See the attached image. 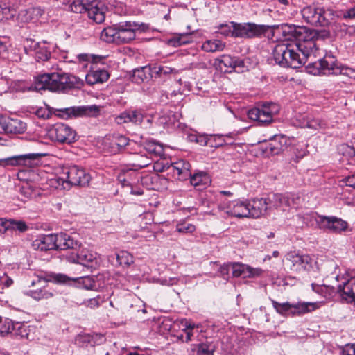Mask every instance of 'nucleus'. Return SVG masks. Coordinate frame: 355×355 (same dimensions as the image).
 Returning a JSON list of instances; mask_svg holds the SVG:
<instances>
[{
	"label": "nucleus",
	"mask_w": 355,
	"mask_h": 355,
	"mask_svg": "<svg viewBox=\"0 0 355 355\" xmlns=\"http://www.w3.org/2000/svg\"><path fill=\"white\" fill-rule=\"evenodd\" d=\"M280 31L287 42L275 46L272 55L275 62L283 67H302L318 50L315 40L318 33L304 26L288 24H282Z\"/></svg>",
	"instance_id": "f257e3e1"
},
{
	"label": "nucleus",
	"mask_w": 355,
	"mask_h": 355,
	"mask_svg": "<svg viewBox=\"0 0 355 355\" xmlns=\"http://www.w3.org/2000/svg\"><path fill=\"white\" fill-rule=\"evenodd\" d=\"M82 85L79 78L62 71L40 74L35 78L29 90L66 92Z\"/></svg>",
	"instance_id": "f03ea898"
},
{
	"label": "nucleus",
	"mask_w": 355,
	"mask_h": 355,
	"mask_svg": "<svg viewBox=\"0 0 355 355\" xmlns=\"http://www.w3.org/2000/svg\"><path fill=\"white\" fill-rule=\"evenodd\" d=\"M69 8L73 12H87L88 17L96 24H101L105 21L107 8L102 2L96 0L92 1L74 0Z\"/></svg>",
	"instance_id": "7ed1b4c3"
},
{
	"label": "nucleus",
	"mask_w": 355,
	"mask_h": 355,
	"mask_svg": "<svg viewBox=\"0 0 355 355\" xmlns=\"http://www.w3.org/2000/svg\"><path fill=\"white\" fill-rule=\"evenodd\" d=\"M231 24L234 27L233 34L235 38H261L272 28L279 29V26L257 24L253 22L238 23L231 21Z\"/></svg>",
	"instance_id": "20e7f679"
},
{
	"label": "nucleus",
	"mask_w": 355,
	"mask_h": 355,
	"mask_svg": "<svg viewBox=\"0 0 355 355\" xmlns=\"http://www.w3.org/2000/svg\"><path fill=\"white\" fill-rule=\"evenodd\" d=\"M90 180V175L83 168L76 165L64 168L62 176L55 179L58 186H62L64 189H65L64 183L71 186L85 187L89 184Z\"/></svg>",
	"instance_id": "39448f33"
},
{
	"label": "nucleus",
	"mask_w": 355,
	"mask_h": 355,
	"mask_svg": "<svg viewBox=\"0 0 355 355\" xmlns=\"http://www.w3.org/2000/svg\"><path fill=\"white\" fill-rule=\"evenodd\" d=\"M279 105L272 102L259 104L248 112L250 119L257 121L261 125H266L273 121V116L279 112Z\"/></svg>",
	"instance_id": "423d86ee"
},
{
	"label": "nucleus",
	"mask_w": 355,
	"mask_h": 355,
	"mask_svg": "<svg viewBox=\"0 0 355 355\" xmlns=\"http://www.w3.org/2000/svg\"><path fill=\"white\" fill-rule=\"evenodd\" d=\"M102 107L92 105L83 106H73L56 109L53 107V114L63 119L77 117H98L101 114Z\"/></svg>",
	"instance_id": "0eeeda50"
},
{
	"label": "nucleus",
	"mask_w": 355,
	"mask_h": 355,
	"mask_svg": "<svg viewBox=\"0 0 355 355\" xmlns=\"http://www.w3.org/2000/svg\"><path fill=\"white\" fill-rule=\"evenodd\" d=\"M303 19L311 25L315 26H327L329 24L331 10L314 5L304 7L302 10Z\"/></svg>",
	"instance_id": "6e6552de"
},
{
	"label": "nucleus",
	"mask_w": 355,
	"mask_h": 355,
	"mask_svg": "<svg viewBox=\"0 0 355 355\" xmlns=\"http://www.w3.org/2000/svg\"><path fill=\"white\" fill-rule=\"evenodd\" d=\"M24 48L26 53L35 57L37 62H45L51 58V45L46 41L35 42L32 39H26Z\"/></svg>",
	"instance_id": "1a4fd4ad"
},
{
	"label": "nucleus",
	"mask_w": 355,
	"mask_h": 355,
	"mask_svg": "<svg viewBox=\"0 0 355 355\" xmlns=\"http://www.w3.org/2000/svg\"><path fill=\"white\" fill-rule=\"evenodd\" d=\"M50 272L45 273L44 275L37 276L36 279H34L31 283V286H39V288L29 290L25 293V294L33 299L40 301L43 300H48L53 297L55 295V291L49 288L47 285V282H51L46 280L44 277ZM54 282L53 281H51Z\"/></svg>",
	"instance_id": "9d476101"
},
{
	"label": "nucleus",
	"mask_w": 355,
	"mask_h": 355,
	"mask_svg": "<svg viewBox=\"0 0 355 355\" xmlns=\"http://www.w3.org/2000/svg\"><path fill=\"white\" fill-rule=\"evenodd\" d=\"M46 280L53 281L56 284H69L74 282L79 286L87 290H94V276H85L78 278H71L62 273L50 272L44 277Z\"/></svg>",
	"instance_id": "9b49d317"
},
{
	"label": "nucleus",
	"mask_w": 355,
	"mask_h": 355,
	"mask_svg": "<svg viewBox=\"0 0 355 355\" xmlns=\"http://www.w3.org/2000/svg\"><path fill=\"white\" fill-rule=\"evenodd\" d=\"M286 261L290 269L295 272L309 271L313 268L316 262L313 257L309 254H300L295 252H290L286 255Z\"/></svg>",
	"instance_id": "f8f14e48"
},
{
	"label": "nucleus",
	"mask_w": 355,
	"mask_h": 355,
	"mask_svg": "<svg viewBox=\"0 0 355 355\" xmlns=\"http://www.w3.org/2000/svg\"><path fill=\"white\" fill-rule=\"evenodd\" d=\"M336 58L331 53H327L322 58L310 62L306 67L308 73L313 75H330L336 66Z\"/></svg>",
	"instance_id": "ddd939ff"
},
{
	"label": "nucleus",
	"mask_w": 355,
	"mask_h": 355,
	"mask_svg": "<svg viewBox=\"0 0 355 355\" xmlns=\"http://www.w3.org/2000/svg\"><path fill=\"white\" fill-rule=\"evenodd\" d=\"M51 138L60 144H71L76 141V132L69 125L59 123L50 129Z\"/></svg>",
	"instance_id": "4468645a"
},
{
	"label": "nucleus",
	"mask_w": 355,
	"mask_h": 355,
	"mask_svg": "<svg viewBox=\"0 0 355 355\" xmlns=\"http://www.w3.org/2000/svg\"><path fill=\"white\" fill-rule=\"evenodd\" d=\"M159 167V164L157 163L156 166H155L156 170L159 171L170 170L173 173V176L176 177L180 180H186L189 179L191 173L190 171V164L183 159H180L177 162H172L170 164V165H168L167 163L166 164L162 166L161 168Z\"/></svg>",
	"instance_id": "2eb2a0df"
},
{
	"label": "nucleus",
	"mask_w": 355,
	"mask_h": 355,
	"mask_svg": "<svg viewBox=\"0 0 355 355\" xmlns=\"http://www.w3.org/2000/svg\"><path fill=\"white\" fill-rule=\"evenodd\" d=\"M219 209L227 214L236 218H248L250 213L248 200L224 202L219 205Z\"/></svg>",
	"instance_id": "dca6fc26"
},
{
	"label": "nucleus",
	"mask_w": 355,
	"mask_h": 355,
	"mask_svg": "<svg viewBox=\"0 0 355 355\" xmlns=\"http://www.w3.org/2000/svg\"><path fill=\"white\" fill-rule=\"evenodd\" d=\"M291 139L284 135H275L266 143L263 151L267 155H279L284 151L290 145Z\"/></svg>",
	"instance_id": "f3484780"
},
{
	"label": "nucleus",
	"mask_w": 355,
	"mask_h": 355,
	"mask_svg": "<svg viewBox=\"0 0 355 355\" xmlns=\"http://www.w3.org/2000/svg\"><path fill=\"white\" fill-rule=\"evenodd\" d=\"M42 156L43 154L41 153H28L0 159V166L3 167L7 166H24L31 167L33 162Z\"/></svg>",
	"instance_id": "a211bd4d"
},
{
	"label": "nucleus",
	"mask_w": 355,
	"mask_h": 355,
	"mask_svg": "<svg viewBox=\"0 0 355 355\" xmlns=\"http://www.w3.org/2000/svg\"><path fill=\"white\" fill-rule=\"evenodd\" d=\"M316 222L320 228L328 229L336 233L345 231L347 228V222L336 216H318Z\"/></svg>",
	"instance_id": "6ab92c4d"
},
{
	"label": "nucleus",
	"mask_w": 355,
	"mask_h": 355,
	"mask_svg": "<svg viewBox=\"0 0 355 355\" xmlns=\"http://www.w3.org/2000/svg\"><path fill=\"white\" fill-rule=\"evenodd\" d=\"M268 198H261L248 200L250 214L249 217L259 218L270 209Z\"/></svg>",
	"instance_id": "aec40b11"
},
{
	"label": "nucleus",
	"mask_w": 355,
	"mask_h": 355,
	"mask_svg": "<svg viewBox=\"0 0 355 355\" xmlns=\"http://www.w3.org/2000/svg\"><path fill=\"white\" fill-rule=\"evenodd\" d=\"M261 273V270L259 268H254L239 262H232V275L234 277L251 278L258 277Z\"/></svg>",
	"instance_id": "412c9836"
},
{
	"label": "nucleus",
	"mask_w": 355,
	"mask_h": 355,
	"mask_svg": "<svg viewBox=\"0 0 355 355\" xmlns=\"http://www.w3.org/2000/svg\"><path fill=\"white\" fill-rule=\"evenodd\" d=\"M144 117V113L141 110L129 109L117 116L116 122L118 124L132 123L135 125H140Z\"/></svg>",
	"instance_id": "4be33fe9"
},
{
	"label": "nucleus",
	"mask_w": 355,
	"mask_h": 355,
	"mask_svg": "<svg viewBox=\"0 0 355 355\" xmlns=\"http://www.w3.org/2000/svg\"><path fill=\"white\" fill-rule=\"evenodd\" d=\"M270 209H281L285 211L287 207L294 204V198L291 194L275 193L268 198Z\"/></svg>",
	"instance_id": "5701e85b"
},
{
	"label": "nucleus",
	"mask_w": 355,
	"mask_h": 355,
	"mask_svg": "<svg viewBox=\"0 0 355 355\" xmlns=\"http://www.w3.org/2000/svg\"><path fill=\"white\" fill-rule=\"evenodd\" d=\"M137 27V25L130 21L119 24L117 43H128L134 40Z\"/></svg>",
	"instance_id": "b1692460"
},
{
	"label": "nucleus",
	"mask_w": 355,
	"mask_h": 355,
	"mask_svg": "<svg viewBox=\"0 0 355 355\" xmlns=\"http://www.w3.org/2000/svg\"><path fill=\"white\" fill-rule=\"evenodd\" d=\"M32 245L35 250L40 251L57 250L56 234L40 235L33 241Z\"/></svg>",
	"instance_id": "393cba45"
},
{
	"label": "nucleus",
	"mask_w": 355,
	"mask_h": 355,
	"mask_svg": "<svg viewBox=\"0 0 355 355\" xmlns=\"http://www.w3.org/2000/svg\"><path fill=\"white\" fill-rule=\"evenodd\" d=\"M56 243L57 250L71 249L77 251L81 245V243L73 236L65 232L56 234Z\"/></svg>",
	"instance_id": "a878e982"
},
{
	"label": "nucleus",
	"mask_w": 355,
	"mask_h": 355,
	"mask_svg": "<svg viewBox=\"0 0 355 355\" xmlns=\"http://www.w3.org/2000/svg\"><path fill=\"white\" fill-rule=\"evenodd\" d=\"M0 125L6 133L21 134L26 130V124L17 119L2 118Z\"/></svg>",
	"instance_id": "bb28decb"
},
{
	"label": "nucleus",
	"mask_w": 355,
	"mask_h": 355,
	"mask_svg": "<svg viewBox=\"0 0 355 355\" xmlns=\"http://www.w3.org/2000/svg\"><path fill=\"white\" fill-rule=\"evenodd\" d=\"M67 259L72 263H78L82 265H87L92 263L96 259V254L88 250L83 249L79 250L78 249L76 252H72L70 255H67Z\"/></svg>",
	"instance_id": "cd10ccee"
},
{
	"label": "nucleus",
	"mask_w": 355,
	"mask_h": 355,
	"mask_svg": "<svg viewBox=\"0 0 355 355\" xmlns=\"http://www.w3.org/2000/svg\"><path fill=\"white\" fill-rule=\"evenodd\" d=\"M338 291L345 300L355 301V277H351L343 285H339Z\"/></svg>",
	"instance_id": "c85d7f7f"
},
{
	"label": "nucleus",
	"mask_w": 355,
	"mask_h": 355,
	"mask_svg": "<svg viewBox=\"0 0 355 355\" xmlns=\"http://www.w3.org/2000/svg\"><path fill=\"white\" fill-rule=\"evenodd\" d=\"M153 78L151 66L148 65L132 70L130 80L137 84H141L145 80H148Z\"/></svg>",
	"instance_id": "c756f323"
},
{
	"label": "nucleus",
	"mask_w": 355,
	"mask_h": 355,
	"mask_svg": "<svg viewBox=\"0 0 355 355\" xmlns=\"http://www.w3.org/2000/svg\"><path fill=\"white\" fill-rule=\"evenodd\" d=\"M110 74L105 69L91 70L85 76V81L89 85L106 82Z\"/></svg>",
	"instance_id": "7c9ffc66"
},
{
	"label": "nucleus",
	"mask_w": 355,
	"mask_h": 355,
	"mask_svg": "<svg viewBox=\"0 0 355 355\" xmlns=\"http://www.w3.org/2000/svg\"><path fill=\"white\" fill-rule=\"evenodd\" d=\"M141 176L136 173L132 168L123 173H121L118 175V181L123 187H130L137 183Z\"/></svg>",
	"instance_id": "2f4dec72"
},
{
	"label": "nucleus",
	"mask_w": 355,
	"mask_h": 355,
	"mask_svg": "<svg viewBox=\"0 0 355 355\" xmlns=\"http://www.w3.org/2000/svg\"><path fill=\"white\" fill-rule=\"evenodd\" d=\"M190 179L191 184L198 189L205 188L211 183L209 175L204 171H198L193 175L191 173Z\"/></svg>",
	"instance_id": "473e14b6"
},
{
	"label": "nucleus",
	"mask_w": 355,
	"mask_h": 355,
	"mask_svg": "<svg viewBox=\"0 0 355 355\" xmlns=\"http://www.w3.org/2000/svg\"><path fill=\"white\" fill-rule=\"evenodd\" d=\"M291 316L301 315L312 312L318 308L316 302H297L292 304Z\"/></svg>",
	"instance_id": "72a5a7b5"
},
{
	"label": "nucleus",
	"mask_w": 355,
	"mask_h": 355,
	"mask_svg": "<svg viewBox=\"0 0 355 355\" xmlns=\"http://www.w3.org/2000/svg\"><path fill=\"white\" fill-rule=\"evenodd\" d=\"M113 280L114 279L110 278L108 273H100L96 276H94V291L103 289L107 285L114 284L115 286H119V284H114Z\"/></svg>",
	"instance_id": "f704fd0d"
},
{
	"label": "nucleus",
	"mask_w": 355,
	"mask_h": 355,
	"mask_svg": "<svg viewBox=\"0 0 355 355\" xmlns=\"http://www.w3.org/2000/svg\"><path fill=\"white\" fill-rule=\"evenodd\" d=\"M201 48L208 53L220 52L225 48V43L220 40H207L202 43Z\"/></svg>",
	"instance_id": "c9c22d12"
},
{
	"label": "nucleus",
	"mask_w": 355,
	"mask_h": 355,
	"mask_svg": "<svg viewBox=\"0 0 355 355\" xmlns=\"http://www.w3.org/2000/svg\"><path fill=\"white\" fill-rule=\"evenodd\" d=\"M191 350L196 355H214L215 347L211 343L205 342L192 345Z\"/></svg>",
	"instance_id": "e433bc0d"
},
{
	"label": "nucleus",
	"mask_w": 355,
	"mask_h": 355,
	"mask_svg": "<svg viewBox=\"0 0 355 355\" xmlns=\"http://www.w3.org/2000/svg\"><path fill=\"white\" fill-rule=\"evenodd\" d=\"M44 13V10L40 7H33L28 8L24 11H21V15H22L24 20L26 22L31 21H37L40 17Z\"/></svg>",
	"instance_id": "4c0bfd02"
},
{
	"label": "nucleus",
	"mask_w": 355,
	"mask_h": 355,
	"mask_svg": "<svg viewBox=\"0 0 355 355\" xmlns=\"http://www.w3.org/2000/svg\"><path fill=\"white\" fill-rule=\"evenodd\" d=\"M118 31L119 24L113 26L105 28L101 32V38L108 43H117L116 35H118Z\"/></svg>",
	"instance_id": "58836bf2"
},
{
	"label": "nucleus",
	"mask_w": 355,
	"mask_h": 355,
	"mask_svg": "<svg viewBox=\"0 0 355 355\" xmlns=\"http://www.w3.org/2000/svg\"><path fill=\"white\" fill-rule=\"evenodd\" d=\"M270 301L273 308L277 311V313L283 316H286L288 315H291V312L293 309L291 303L288 302L279 303L272 299H270Z\"/></svg>",
	"instance_id": "ea45409f"
},
{
	"label": "nucleus",
	"mask_w": 355,
	"mask_h": 355,
	"mask_svg": "<svg viewBox=\"0 0 355 355\" xmlns=\"http://www.w3.org/2000/svg\"><path fill=\"white\" fill-rule=\"evenodd\" d=\"M151 160L148 157L139 154H135L134 155V161L132 163H130L129 166L136 171L138 169L149 166Z\"/></svg>",
	"instance_id": "a19ab883"
},
{
	"label": "nucleus",
	"mask_w": 355,
	"mask_h": 355,
	"mask_svg": "<svg viewBox=\"0 0 355 355\" xmlns=\"http://www.w3.org/2000/svg\"><path fill=\"white\" fill-rule=\"evenodd\" d=\"M192 41L191 33L178 34L169 39L168 44L172 46H180Z\"/></svg>",
	"instance_id": "79ce46f5"
},
{
	"label": "nucleus",
	"mask_w": 355,
	"mask_h": 355,
	"mask_svg": "<svg viewBox=\"0 0 355 355\" xmlns=\"http://www.w3.org/2000/svg\"><path fill=\"white\" fill-rule=\"evenodd\" d=\"M144 149L151 155L162 156L164 154V149L161 144L153 140H148L144 144Z\"/></svg>",
	"instance_id": "37998d69"
},
{
	"label": "nucleus",
	"mask_w": 355,
	"mask_h": 355,
	"mask_svg": "<svg viewBox=\"0 0 355 355\" xmlns=\"http://www.w3.org/2000/svg\"><path fill=\"white\" fill-rule=\"evenodd\" d=\"M234 56L230 55H223L220 58H216L214 60V67L216 69L223 70V66L225 68H234Z\"/></svg>",
	"instance_id": "c03bdc74"
},
{
	"label": "nucleus",
	"mask_w": 355,
	"mask_h": 355,
	"mask_svg": "<svg viewBox=\"0 0 355 355\" xmlns=\"http://www.w3.org/2000/svg\"><path fill=\"white\" fill-rule=\"evenodd\" d=\"M331 74H340L349 77L351 79H355V69L350 68L346 66H338L336 60V66L334 67V70H332Z\"/></svg>",
	"instance_id": "a18cd8bd"
},
{
	"label": "nucleus",
	"mask_w": 355,
	"mask_h": 355,
	"mask_svg": "<svg viewBox=\"0 0 355 355\" xmlns=\"http://www.w3.org/2000/svg\"><path fill=\"white\" fill-rule=\"evenodd\" d=\"M129 138L124 135H118L113 136L110 141L107 142V140L105 141V146H107V144H114L118 146L117 148H119L121 151H122L129 144Z\"/></svg>",
	"instance_id": "49530a36"
},
{
	"label": "nucleus",
	"mask_w": 355,
	"mask_h": 355,
	"mask_svg": "<svg viewBox=\"0 0 355 355\" xmlns=\"http://www.w3.org/2000/svg\"><path fill=\"white\" fill-rule=\"evenodd\" d=\"M28 327L20 322H13V328H11L10 334L14 336H19L20 338H26L28 336Z\"/></svg>",
	"instance_id": "de8ad7c7"
},
{
	"label": "nucleus",
	"mask_w": 355,
	"mask_h": 355,
	"mask_svg": "<svg viewBox=\"0 0 355 355\" xmlns=\"http://www.w3.org/2000/svg\"><path fill=\"white\" fill-rule=\"evenodd\" d=\"M116 261L119 265L128 267L133 263V257L126 251H121L116 254Z\"/></svg>",
	"instance_id": "09e8293b"
},
{
	"label": "nucleus",
	"mask_w": 355,
	"mask_h": 355,
	"mask_svg": "<svg viewBox=\"0 0 355 355\" xmlns=\"http://www.w3.org/2000/svg\"><path fill=\"white\" fill-rule=\"evenodd\" d=\"M20 193L27 198H33L40 195V190L37 187L26 184L21 187Z\"/></svg>",
	"instance_id": "8fccbe9b"
},
{
	"label": "nucleus",
	"mask_w": 355,
	"mask_h": 355,
	"mask_svg": "<svg viewBox=\"0 0 355 355\" xmlns=\"http://www.w3.org/2000/svg\"><path fill=\"white\" fill-rule=\"evenodd\" d=\"M11 328H13V322L8 318L3 321L2 317L0 316V336H5L10 334Z\"/></svg>",
	"instance_id": "3c124183"
},
{
	"label": "nucleus",
	"mask_w": 355,
	"mask_h": 355,
	"mask_svg": "<svg viewBox=\"0 0 355 355\" xmlns=\"http://www.w3.org/2000/svg\"><path fill=\"white\" fill-rule=\"evenodd\" d=\"M8 223V230H18L19 232H24L28 229L26 223L22 220L10 219Z\"/></svg>",
	"instance_id": "603ef678"
},
{
	"label": "nucleus",
	"mask_w": 355,
	"mask_h": 355,
	"mask_svg": "<svg viewBox=\"0 0 355 355\" xmlns=\"http://www.w3.org/2000/svg\"><path fill=\"white\" fill-rule=\"evenodd\" d=\"M225 140L222 135H210L208 142V146L211 148H219L223 146Z\"/></svg>",
	"instance_id": "864d4df0"
},
{
	"label": "nucleus",
	"mask_w": 355,
	"mask_h": 355,
	"mask_svg": "<svg viewBox=\"0 0 355 355\" xmlns=\"http://www.w3.org/2000/svg\"><path fill=\"white\" fill-rule=\"evenodd\" d=\"M153 76L157 78V76H161L162 75L169 74L172 69L170 67L161 65L151 66Z\"/></svg>",
	"instance_id": "5fc2aeb1"
},
{
	"label": "nucleus",
	"mask_w": 355,
	"mask_h": 355,
	"mask_svg": "<svg viewBox=\"0 0 355 355\" xmlns=\"http://www.w3.org/2000/svg\"><path fill=\"white\" fill-rule=\"evenodd\" d=\"M53 114V107L49 106L39 107L35 112V114L37 116V117L42 119H50Z\"/></svg>",
	"instance_id": "6e6d98bb"
},
{
	"label": "nucleus",
	"mask_w": 355,
	"mask_h": 355,
	"mask_svg": "<svg viewBox=\"0 0 355 355\" xmlns=\"http://www.w3.org/2000/svg\"><path fill=\"white\" fill-rule=\"evenodd\" d=\"M230 270H232V262L225 263L220 266L218 270V276L225 280H228L230 277Z\"/></svg>",
	"instance_id": "4d7b16f0"
},
{
	"label": "nucleus",
	"mask_w": 355,
	"mask_h": 355,
	"mask_svg": "<svg viewBox=\"0 0 355 355\" xmlns=\"http://www.w3.org/2000/svg\"><path fill=\"white\" fill-rule=\"evenodd\" d=\"M218 28L219 30V33L224 35V36H231L232 37H234L233 31H234V27L232 26L231 22L227 24H219L218 26Z\"/></svg>",
	"instance_id": "13d9d810"
},
{
	"label": "nucleus",
	"mask_w": 355,
	"mask_h": 355,
	"mask_svg": "<svg viewBox=\"0 0 355 355\" xmlns=\"http://www.w3.org/2000/svg\"><path fill=\"white\" fill-rule=\"evenodd\" d=\"M176 230L180 233H192L196 230V227L193 224L187 223H180L176 225Z\"/></svg>",
	"instance_id": "bf43d9fd"
},
{
	"label": "nucleus",
	"mask_w": 355,
	"mask_h": 355,
	"mask_svg": "<svg viewBox=\"0 0 355 355\" xmlns=\"http://www.w3.org/2000/svg\"><path fill=\"white\" fill-rule=\"evenodd\" d=\"M91 341V336L88 334H79L76 338V343L81 347H87Z\"/></svg>",
	"instance_id": "052dcab7"
},
{
	"label": "nucleus",
	"mask_w": 355,
	"mask_h": 355,
	"mask_svg": "<svg viewBox=\"0 0 355 355\" xmlns=\"http://www.w3.org/2000/svg\"><path fill=\"white\" fill-rule=\"evenodd\" d=\"M76 58L80 62L92 60V62H98L97 59L101 60L102 57L96 56L95 55H89V54L84 53V54H78L76 56Z\"/></svg>",
	"instance_id": "680f3d73"
},
{
	"label": "nucleus",
	"mask_w": 355,
	"mask_h": 355,
	"mask_svg": "<svg viewBox=\"0 0 355 355\" xmlns=\"http://www.w3.org/2000/svg\"><path fill=\"white\" fill-rule=\"evenodd\" d=\"M102 302L103 300H101L100 296L98 295L96 297L87 300L85 302V304L87 305V307L94 309L96 307H98Z\"/></svg>",
	"instance_id": "e2e57ef3"
},
{
	"label": "nucleus",
	"mask_w": 355,
	"mask_h": 355,
	"mask_svg": "<svg viewBox=\"0 0 355 355\" xmlns=\"http://www.w3.org/2000/svg\"><path fill=\"white\" fill-rule=\"evenodd\" d=\"M194 327H195V325L191 324L186 326V328L184 329V331L186 334L185 342L188 343L189 341L192 340V337L194 335V332H193Z\"/></svg>",
	"instance_id": "0e129e2a"
},
{
	"label": "nucleus",
	"mask_w": 355,
	"mask_h": 355,
	"mask_svg": "<svg viewBox=\"0 0 355 355\" xmlns=\"http://www.w3.org/2000/svg\"><path fill=\"white\" fill-rule=\"evenodd\" d=\"M210 135L207 134H198L197 144H200L202 146H208V142L209 139Z\"/></svg>",
	"instance_id": "69168bd1"
},
{
	"label": "nucleus",
	"mask_w": 355,
	"mask_h": 355,
	"mask_svg": "<svg viewBox=\"0 0 355 355\" xmlns=\"http://www.w3.org/2000/svg\"><path fill=\"white\" fill-rule=\"evenodd\" d=\"M343 355H355V343L347 344L342 350Z\"/></svg>",
	"instance_id": "338daca9"
},
{
	"label": "nucleus",
	"mask_w": 355,
	"mask_h": 355,
	"mask_svg": "<svg viewBox=\"0 0 355 355\" xmlns=\"http://www.w3.org/2000/svg\"><path fill=\"white\" fill-rule=\"evenodd\" d=\"M324 125L325 123L318 119L310 121L308 124L309 128L313 129L323 128H324Z\"/></svg>",
	"instance_id": "774afa93"
}]
</instances>
